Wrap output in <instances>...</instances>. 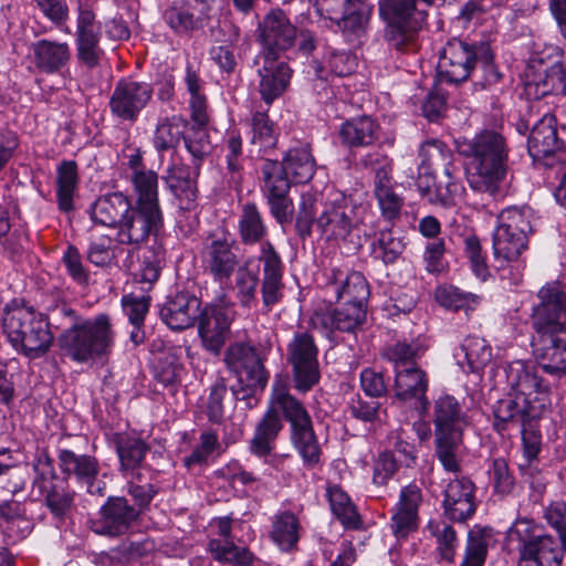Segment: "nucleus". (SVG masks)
Masks as SVG:
<instances>
[{
    "instance_id": "obj_1",
    "label": "nucleus",
    "mask_w": 566,
    "mask_h": 566,
    "mask_svg": "<svg viewBox=\"0 0 566 566\" xmlns=\"http://www.w3.org/2000/svg\"><path fill=\"white\" fill-rule=\"evenodd\" d=\"M510 388L493 406L494 428L502 432L530 418H538L549 405L551 386L538 375L537 367L515 360L505 368Z\"/></svg>"
},
{
    "instance_id": "obj_2",
    "label": "nucleus",
    "mask_w": 566,
    "mask_h": 566,
    "mask_svg": "<svg viewBox=\"0 0 566 566\" xmlns=\"http://www.w3.org/2000/svg\"><path fill=\"white\" fill-rule=\"evenodd\" d=\"M458 150L468 159L470 187L494 198L502 197L509 175V148L504 137L494 130H483L459 142Z\"/></svg>"
},
{
    "instance_id": "obj_3",
    "label": "nucleus",
    "mask_w": 566,
    "mask_h": 566,
    "mask_svg": "<svg viewBox=\"0 0 566 566\" xmlns=\"http://www.w3.org/2000/svg\"><path fill=\"white\" fill-rule=\"evenodd\" d=\"M61 312L70 318V325L59 337L60 348L67 358L78 364H90L109 357L116 332L108 314L84 317L66 306Z\"/></svg>"
},
{
    "instance_id": "obj_4",
    "label": "nucleus",
    "mask_w": 566,
    "mask_h": 566,
    "mask_svg": "<svg viewBox=\"0 0 566 566\" xmlns=\"http://www.w3.org/2000/svg\"><path fill=\"white\" fill-rule=\"evenodd\" d=\"M538 298L533 310L534 327L552 337L538 356V365L549 376L562 378L566 375V293L557 283H548L539 290Z\"/></svg>"
},
{
    "instance_id": "obj_5",
    "label": "nucleus",
    "mask_w": 566,
    "mask_h": 566,
    "mask_svg": "<svg viewBox=\"0 0 566 566\" xmlns=\"http://www.w3.org/2000/svg\"><path fill=\"white\" fill-rule=\"evenodd\" d=\"M358 207L352 199L333 192L324 202L313 193H304L300 203L296 228L303 235L311 233L314 226L326 241L345 240L361 222Z\"/></svg>"
},
{
    "instance_id": "obj_6",
    "label": "nucleus",
    "mask_w": 566,
    "mask_h": 566,
    "mask_svg": "<svg viewBox=\"0 0 566 566\" xmlns=\"http://www.w3.org/2000/svg\"><path fill=\"white\" fill-rule=\"evenodd\" d=\"M0 331L17 353L29 358L44 355L53 342L48 318L19 300L2 307Z\"/></svg>"
},
{
    "instance_id": "obj_7",
    "label": "nucleus",
    "mask_w": 566,
    "mask_h": 566,
    "mask_svg": "<svg viewBox=\"0 0 566 566\" xmlns=\"http://www.w3.org/2000/svg\"><path fill=\"white\" fill-rule=\"evenodd\" d=\"M436 454L443 469L459 472L463 447V433L470 426V418L458 401L449 394H441L433 401Z\"/></svg>"
},
{
    "instance_id": "obj_8",
    "label": "nucleus",
    "mask_w": 566,
    "mask_h": 566,
    "mask_svg": "<svg viewBox=\"0 0 566 566\" xmlns=\"http://www.w3.org/2000/svg\"><path fill=\"white\" fill-rule=\"evenodd\" d=\"M90 216L95 224L116 229L115 241L120 245L136 249L150 235H155L123 192H113L96 199L90 209Z\"/></svg>"
},
{
    "instance_id": "obj_9",
    "label": "nucleus",
    "mask_w": 566,
    "mask_h": 566,
    "mask_svg": "<svg viewBox=\"0 0 566 566\" xmlns=\"http://www.w3.org/2000/svg\"><path fill=\"white\" fill-rule=\"evenodd\" d=\"M431 0H379V14L387 22L385 39L388 45L401 53L418 50V32L426 20Z\"/></svg>"
},
{
    "instance_id": "obj_10",
    "label": "nucleus",
    "mask_w": 566,
    "mask_h": 566,
    "mask_svg": "<svg viewBox=\"0 0 566 566\" xmlns=\"http://www.w3.org/2000/svg\"><path fill=\"white\" fill-rule=\"evenodd\" d=\"M506 538L509 544L516 545L517 566H559L563 560L559 542L551 535L541 534L531 520H516L509 528Z\"/></svg>"
},
{
    "instance_id": "obj_11",
    "label": "nucleus",
    "mask_w": 566,
    "mask_h": 566,
    "mask_svg": "<svg viewBox=\"0 0 566 566\" xmlns=\"http://www.w3.org/2000/svg\"><path fill=\"white\" fill-rule=\"evenodd\" d=\"M98 0H76L75 48L77 61L92 70L99 65L104 51L99 45L102 27L97 20Z\"/></svg>"
},
{
    "instance_id": "obj_12",
    "label": "nucleus",
    "mask_w": 566,
    "mask_h": 566,
    "mask_svg": "<svg viewBox=\"0 0 566 566\" xmlns=\"http://www.w3.org/2000/svg\"><path fill=\"white\" fill-rule=\"evenodd\" d=\"M559 56L556 45H545L539 50V43L534 44L533 54L525 72V86L527 94L542 97L551 93H560L566 76V66L559 62L546 64V60Z\"/></svg>"
},
{
    "instance_id": "obj_13",
    "label": "nucleus",
    "mask_w": 566,
    "mask_h": 566,
    "mask_svg": "<svg viewBox=\"0 0 566 566\" xmlns=\"http://www.w3.org/2000/svg\"><path fill=\"white\" fill-rule=\"evenodd\" d=\"M363 165L374 172L373 195L381 216L389 221L397 219L405 199L395 190L397 184L392 177V160L387 155L376 151L366 155Z\"/></svg>"
},
{
    "instance_id": "obj_14",
    "label": "nucleus",
    "mask_w": 566,
    "mask_h": 566,
    "mask_svg": "<svg viewBox=\"0 0 566 566\" xmlns=\"http://www.w3.org/2000/svg\"><path fill=\"white\" fill-rule=\"evenodd\" d=\"M323 291L329 303L342 302L345 305L366 306L370 295L369 285L360 272L337 268L324 272Z\"/></svg>"
},
{
    "instance_id": "obj_15",
    "label": "nucleus",
    "mask_w": 566,
    "mask_h": 566,
    "mask_svg": "<svg viewBox=\"0 0 566 566\" xmlns=\"http://www.w3.org/2000/svg\"><path fill=\"white\" fill-rule=\"evenodd\" d=\"M318 349L312 335L296 333L287 346V360L292 365L295 387L300 391L310 390L319 380Z\"/></svg>"
},
{
    "instance_id": "obj_16",
    "label": "nucleus",
    "mask_w": 566,
    "mask_h": 566,
    "mask_svg": "<svg viewBox=\"0 0 566 566\" xmlns=\"http://www.w3.org/2000/svg\"><path fill=\"white\" fill-rule=\"evenodd\" d=\"M227 367L253 392L262 391L269 380L256 349L245 343H234L226 352L223 358Z\"/></svg>"
},
{
    "instance_id": "obj_17",
    "label": "nucleus",
    "mask_w": 566,
    "mask_h": 566,
    "mask_svg": "<svg viewBox=\"0 0 566 566\" xmlns=\"http://www.w3.org/2000/svg\"><path fill=\"white\" fill-rule=\"evenodd\" d=\"M129 180L136 195L133 206L157 235L164 227V217L158 199V176L150 169L138 170L130 172Z\"/></svg>"
},
{
    "instance_id": "obj_18",
    "label": "nucleus",
    "mask_w": 566,
    "mask_h": 566,
    "mask_svg": "<svg viewBox=\"0 0 566 566\" xmlns=\"http://www.w3.org/2000/svg\"><path fill=\"white\" fill-rule=\"evenodd\" d=\"M153 96V88L146 82L119 81L111 96L112 114L120 120L135 122Z\"/></svg>"
},
{
    "instance_id": "obj_19",
    "label": "nucleus",
    "mask_w": 566,
    "mask_h": 566,
    "mask_svg": "<svg viewBox=\"0 0 566 566\" xmlns=\"http://www.w3.org/2000/svg\"><path fill=\"white\" fill-rule=\"evenodd\" d=\"M262 56H281L296 39V28L282 10L269 12L259 25Z\"/></svg>"
},
{
    "instance_id": "obj_20",
    "label": "nucleus",
    "mask_w": 566,
    "mask_h": 566,
    "mask_svg": "<svg viewBox=\"0 0 566 566\" xmlns=\"http://www.w3.org/2000/svg\"><path fill=\"white\" fill-rule=\"evenodd\" d=\"M528 154L534 161L546 167H555V160L566 157V149L562 148L557 138L555 117L545 114L534 124L527 143Z\"/></svg>"
},
{
    "instance_id": "obj_21",
    "label": "nucleus",
    "mask_w": 566,
    "mask_h": 566,
    "mask_svg": "<svg viewBox=\"0 0 566 566\" xmlns=\"http://www.w3.org/2000/svg\"><path fill=\"white\" fill-rule=\"evenodd\" d=\"M475 63V46L461 40L452 39L440 54L438 74L441 81L460 83L470 76Z\"/></svg>"
},
{
    "instance_id": "obj_22",
    "label": "nucleus",
    "mask_w": 566,
    "mask_h": 566,
    "mask_svg": "<svg viewBox=\"0 0 566 566\" xmlns=\"http://www.w3.org/2000/svg\"><path fill=\"white\" fill-rule=\"evenodd\" d=\"M207 272L216 282H227L239 268V259L232 249V241L226 233L210 235L202 251Z\"/></svg>"
},
{
    "instance_id": "obj_23",
    "label": "nucleus",
    "mask_w": 566,
    "mask_h": 566,
    "mask_svg": "<svg viewBox=\"0 0 566 566\" xmlns=\"http://www.w3.org/2000/svg\"><path fill=\"white\" fill-rule=\"evenodd\" d=\"M229 311L219 305H206L198 317V335L202 347L212 355H219L230 336Z\"/></svg>"
},
{
    "instance_id": "obj_24",
    "label": "nucleus",
    "mask_w": 566,
    "mask_h": 566,
    "mask_svg": "<svg viewBox=\"0 0 566 566\" xmlns=\"http://www.w3.org/2000/svg\"><path fill=\"white\" fill-rule=\"evenodd\" d=\"M255 64L259 66V93L262 99L270 105L287 88L292 70L281 56L258 55Z\"/></svg>"
},
{
    "instance_id": "obj_25",
    "label": "nucleus",
    "mask_w": 566,
    "mask_h": 566,
    "mask_svg": "<svg viewBox=\"0 0 566 566\" xmlns=\"http://www.w3.org/2000/svg\"><path fill=\"white\" fill-rule=\"evenodd\" d=\"M139 511L129 505L125 497H109L101 509V517L92 530L99 535L118 536L125 534L137 521Z\"/></svg>"
},
{
    "instance_id": "obj_26",
    "label": "nucleus",
    "mask_w": 566,
    "mask_h": 566,
    "mask_svg": "<svg viewBox=\"0 0 566 566\" xmlns=\"http://www.w3.org/2000/svg\"><path fill=\"white\" fill-rule=\"evenodd\" d=\"M422 502V493L416 484L401 489L390 518V531L397 539L407 538L418 527V510Z\"/></svg>"
},
{
    "instance_id": "obj_27",
    "label": "nucleus",
    "mask_w": 566,
    "mask_h": 566,
    "mask_svg": "<svg viewBox=\"0 0 566 566\" xmlns=\"http://www.w3.org/2000/svg\"><path fill=\"white\" fill-rule=\"evenodd\" d=\"M30 51L35 69L49 75H63L72 59L70 44L56 40H38L31 44Z\"/></svg>"
},
{
    "instance_id": "obj_28",
    "label": "nucleus",
    "mask_w": 566,
    "mask_h": 566,
    "mask_svg": "<svg viewBox=\"0 0 566 566\" xmlns=\"http://www.w3.org/2000/svg\"><path fill=\"white\" fill-rule=\"evenodd\" d=\"M474 484L464 476L450 480L444 486L443 507L446 515L458 522L471 517L475 512Z\"/></svg>"
},
{
    "instance_id": "obj_29",
    "label": "nucleus",
    "mask_w": 566,
    "mask_h": 566,
    "mask_svg": "<svg viewBox=\"0 0 566 566\" xmlns=\"http://www.w3.org/2000/svg\"><path fill=\"white\" fill-rule=\"evenodd\" d=\"M366 306L345 305L326 313H316L313 324L326 337L333 338L336 332L354 333L366 319Z\"/></svg>"
},
{
    "instance_id": "obj_30",
    "label": "nucleus",
    "mask_w": 566,
    "mask_h": 566,
    "mask_svg": "<svg viewBox=\"0 0 566 566\" xmlns=\"http://www.w3.org/2000/svg\"><path fill=\"white\" fill-rule=\"evenodd\" d=\"M200 305V300L195 295L180 292L164 303L160 308V317L171 329H186L198 319L201 312Z\"/></svg>"
},
{
    "instance_id": "obj_31",
    "label": "nucleus",
    "mask_w": 566,
    "mask_h": 566,
    "mask_svg": "<svg viewBox=\"0 0 566 566\" xmlns=\"http://www.w3.org/2000/svg\"><path fill=\"white\" fill-rule=\"evenodd\" d=\"M395 373L396 397L403 401L415 399L421 411L426 412L429 406L426 396L429 384L426 371L411 364L406 368L395 369Z\"/></svg>"
},
{
    "instance_id": "obj_32",
    "label": "nucleus",
    "mask_w": 566,
    "mask_h": 566,
    "mask_svg": "<svg viewBox=\"0 0 566 566\" xmlns=\"http://www.w3.org/2000/svg\"><path fill=\"white\" fill-rule=\"evenodd\" d=\"M268 409L277 416L281 412L291 428L311 419L303 403L291 395L286 381L281 378L273 384Z\"/></svg>"
},
{
    "instance_id": "obj_33",
    "label": "nucleus",
    "mask_w": 566,
    "mask_h": 566,
    "mask_svg": "<svg viewBox=\"0 0 566 566\" xmlns=\"http://www.w3.org/2000/svg\"><path fill=\"white\" fill-rule=\"evenodd\" d=\"M458 364L470 373H480L492 360V347L482 337L470 335L464 338L455 350Z\"/></svg>"
},
{
    "instance_id": "obj_34",
    "label": "nucleus",
    "mask_w": 566,
    "mask_h": 566,
    "mask_svg": "<svg viewBox=\"0 0 566 566\" xmlns=\"http://www.w3.org/2000/svg\"><path fill=\"white\" fill-rule=\"evenodd\" d=\"M448 157H452V153L443 142L430 139L422 143L419 149V189L429 190L430 182L434 179V170L446 163Z\"/></svg>"
},
{
    "instance_id": "obj_35",
    "label": "nucleus",
    "mask_w": 566,
    "mask_h": 566,
    "mask_svg": "<svg viewBox=\"0 0 566 566\" xmlns=\"http://www.w3.org/2000/svg\"><path fill=\"white\" fill-rule=\"evenodd\" d=\"M280 164L284 172L291 175L297 184L310 181L314 176L316 166L307 144L291 147Z\"/></svg>"
},
{
    "instance_id": "obj_36",
    "label": "nucleus",
    "mask_w": 566,
    "mask_h": 566,
    "mask_svg": "<svg viewBox=\"0 0 566 566\" xmlns=\"http://www.w3.org/2000/svg\"><path fill=\"white\" fill-rule=\"evenodd\" d=\"M527 235L521 232L507 231L501 228H495L493 231V253L501 266L505 263L516 262L521 253L526 249Z\"/></svg>"
},
{
    "instance_id": "obj_37",
    "label": "nucleus",
    "mask_w": 566,
    "mask_h": 566,
    "mask_svg": "<svg viewBox=\"0 0 566 566\" xmlns=\"http://www.w3.org/2000/svg\"><path fill=\"white\" fill-rule=\"evenodd\" d=\"M291 439L305 467L313 468L319 463L322 451L313 429L312 419L292 427Z\"/></svg>"
},
{
    "instance_id": "obj_38",
    "label": "nucleus",
    "mask_w": 566,
    "mask_h": 566,
    "mask_svg": "<svg viewBox=\"0 0 566 566\" xmlns=\"http://www.w3.org/2000/svg\"><path fill=\"white\" fill-rule=\"evenodd\" d=\"M78 186L77 165L73 160L62 161L56 169V200L61 211L74 209V198Z\"/></svg>"
},
{
    "instance_id": "obj_39",
    "label": "nucleus",
    "mask_w": 566,
    "mask_h": 566,
    "mask_svg": "<svg viewBox=\"0 0 566 566\" xmlns=\"http://www.w3.org/2000/svg\"><path fill=\"white\" fill-rule=\"evenodd\" d=\"M301 522L291 511H280L272 520L270 536L281 551H291L300 539Z\"/></svg>"
},
{
    "instance_id": "obj_40",
    "label": "nucleus",
    "mask_w": 566,
    "mask_h": 566,
    "mask_svg": "<svg viewBox=\"0 0 566 566\" xmlns=\"http://www.w3.org/2000/svg\"><path fill=\"white\" fill-rule=\"evenodd\" d=\"M282 428L283 423L281 418L268 409L255 428L254 436L250 442V451L258 457L270 454Z\"/></svg>"
},
{
    "instance_id": "obj_41",
    "label": "nucleus",
    "mask_w": 566,
    "mask_h": 566,
    "mask_svg": "<svg viewBox=\"0 0 566 566\" xmlns=\"http://www.w3.org/2000/svg\"><path fill=\"white\" fill-rule=\"evenodd\" d=\"M377 128L378 126L371 117H355L340 126L339 135L342 142L347 146H368L376 139Z\"/></svg>"
},
{
    "instance_id": "obj_42",
    "label": "nucleus",
    "mask_w": 566,
    "mask_h": 566,
    "mask_svg": "<svg viewBox=\"0 0 566 566\" xmlns=\"http://www.w3.org/2000/svg\"><path fill=\"white\" fill-rule=\"evenodd\" d=\"M371 11L373 7L365 0H349L343 13L333 15V21L343 32L359 34L365 30Z\"/></svg>"
},
{
    "instance_id": "obj_43",
    "label": "nucleus",
    "mask_w": 566,
    "mask_h": 566,
    "mask_svg": "<svg viewBox=\"0 0 566 566\" xmlns=\"http://www.w3.org/2000/svg\"><path fill=\"white\" fill-rule=\"evenodd\" d=\"M238 231L243 244L263 243L268 229L254 203L243 205L238 220Z\"/></svg>"
},
{
    "instance_id": "obj_44",
    "label": "nucleus",
    "mask_w": 566,
    "mask_h": 566,
    "mask_svg": "<svg viewBox=\"0 0 566 566\" xmlns=\"http://www.w3.org/2000/svg\"><path fill=\"white\" fill-rule=\"evenodd\" d=\"M208 551L220 563L232 566H250L254 559L253 554L243 546H238L231 538H210Z\"/></svg>"
},
{
    "instance_id": "obj_45",
    "label": "nucleus",
    "mask_w": 566,
    "mask_h": 566,
    "mask_svg": "<svg viewBox=\"0 0 566 566\" xmlns=\"http://www.w3.org/2000/svg\"><path fill=\"white\" fill-rule=\"evenodd\" d=\"M187 126V122L179 116L160 119L153 137L155 149L161 153L177 147L185 137Z\"/></svg>"
},
{
    "instance_id": "obj_46",
    "label": "nucleus",
    "mask_w": 566,
    "mask_h": 566,
    "mask_svg": "<svg viewBox=\"0 0 566 566\" xmlns=\"http://www.w3.org/2000/svg\"><path fill=\"white\" fill-rule=\"evenodd\" d=\"M250 143L260 155H264L275 148L277 133L266 112L255 111L253 113L251 118Z\"/></svg>"
},
{
    "instance_id": "obj_47",
    "label": "nucleus",
    "mask_w": 566,
    "mask_h": 566,
    "mask_svg": "<svg viewBox=\"0 0 566 566\" xmlns=\"http://www.w3.org/2000/svg\"><path fill=\"white\" fill-rule=\"evenodd\" d=\"M251 260L238 268L235 274L234 292L239 304L244 308H252L258 304L256 290L259 274L251 269Z\"/></svg>"
},
{
    "instance_id": "obj_48",
    "label": "nucleus",
    "mask_w": 566,
    "mask_h": 566,
    "mask_svg": "<svg viewBox=\"0 0 566 566\" xmlns=\"http://www.w3.org/2000/svg\"><path fill=\"white\" fill-rule=\"evenodd\" d=\"M147 450V444L139 438L125 436L118 439L117 453L126 476L137 473Z\"/></svg>"
},
{
    "instance_id": "obj_49",
    "label": "nucleus",
    "mask_w": 566,
    "mask_h": 566,
    "mask_svg": "<svg viewBox=\"0 0 566 566\" xmlns=\"http://www.w3.org/2000/svg\"><path fill=\"white\" fill-rule=\"evenodd\" d=\"M60 468L65 474H73L82 482L97 475V461L87 454H76L71 450H61L59 453Z\"/></svg>"
},
{
    "instance_id": "obj_50",
    "label": "nucleus",
    "mask_w": 566,
    "mask_h": 566,
    "mask_svg": "<svg viewBox=\"0 0 566 566\" xmlns=\"http://www.w3.org/2000/svg\"><path fill=\"white\" fill-rule=\"evenodd\" d=\"M327 496L332 512L339 522L348 528L358 527L359 515L347 493L340 486L332 485L327 489Z\"/></svg>"
},
{
    "instance_id": "obj_51",
    "label": "nucleus",
    "mask_w": 566,
    "mask_h": 566,
    "mask_svg": "<svg viewBox=\"0 0 566 566\" xmlns=\"http://www.w3.org/2000/svg\"><path fill=\"white\" fill-rule=\"evenodd\" d=\"M221 450V442L217 432L210 429L202 430L199 436V442L190 452L184 458V465L188 470L201 468L206 465L208 459Z\"/></svg>"
},
{
    "instance_id": "obj_52",
    "label": "nucleus",
    "mask_w": 566,
    "mask_h": 566,
    "mask_svg": "<svg viewBox=\"0 0 566 566\" xmlns=\"http://www.w3.org/2000/svg\"><path fill=\"white\" fill-rule=\"evenodd\" d=\"M263 192L265 198L287 196L290 192V181L277 160H265L262 166Z\"/></svg>"
},
{
    "instance_id": "obj_53",
    "label": "nucleus",
    "mask_w": 566,
    "mask_h": 566,
    "mask_svg": "<svg viewBox=\"0 0 566 566\" xmlns=\"http://www.w3.org/2000/svg\"><path fill=\"white\" fill-rule=\"evenodd\" d=\"M424 350L426 347L420 339L401 340L388 346L384 356L394 364L395 369L406 368L408 364L411 365L415 359L421 357Z\"/></svg>"
},
{
    "instance_id": "obj_54",
    "label": "nucleus",
    "mask_w": 566,
    "mask_h": 566,
    "mask_svg": "<svg viewBox=\"0 0 566 566\" xmlns=\"http://www.w3.org/2000/svg\"><path fill=\"white\" fill-rule=\"evenodd\" d=\"M532 217L530 207H507L497 217V228L527 235L532 231Z\"/></svg>"
},
{
    "instance_id": "obj_55",
    "label": "nucleus",
    "mask_w": 566,
    "mask_h": 566,
    "mask_svg": "<svg viewBox=\"0 0 566 566\" xmlns=\"http://www.w3.org/2000/svg\"><path fill=\"white\" fill-rule=\"evenodd\" d=\"M185 82L190 94L191 117L197 125L205 126L208 122V114L207 99L202 93V83L199 76L189 69L187 70Z\"/></svg>"
},
{
    "instance_id": "obj_56",
    "label": "nucleus",
    "mask_w": 566,
    "mask_h": 566,
    "mask_svg": "<svg viewBox=\"0 0 566 566\" xmlns=\"http://www.w3.org/2000/svg\"><path fill=\"white\" fill-rule=\"evenodd\" d=\"M120 248L112 238L102 235L92 241L86 251L87 260L98 268H107L116 264Z\"/></svg>"
},
{
    "instance_id": "obj_57",
    "label": "nucleus",
    "mask_w": 566,
    "mask_h": 566,
    "mask_svg": "<svg viewBox=\"0 0 566 566\" xmlns=\"http://www.w3.org/2000/svg\"><path fill=\"white\" fill-rule=\"evenodd\" d=\"M523 458L527 467L537 460L542 451L543 438L537 418H530L524 421L521 430Z\"/></svg>"
},
{
    "instance_id": "obj_58",
    "label": "nucleus",
    "mask_w": 566,
    "mask_h": 566,
    "mask_svg": "<svg viewBox=\"0 0 566 566\" xmlns=\"http://www.w3.org/2000/svg\"><path fill=\"white\" fill-rule=\"evenodd\" d=\"M436 300L439 304L451 310H473L479 303V296L467 293L454 286H440L436 291Z\"/></svg>"
},
{
    "instance_id": "obj_59",
    "label": "nucleus",
    "mask_w": 566,
    "mask_h": 566,
    "mask_svg": "<svg viewBox=\"0 0 566 566\" xmlns=\"http://www.w3.org/2000/svg\"><path fill=\"white\" fill-rule=\"evenodd\" d=\"M405 243L400 238L392 234L391 231H380L378 238L373 243V254L384 263H392L403 252Z\"/></svg>"
},
{
    "instance_id": "obj_60",
    "label": "nucleus",
    "mask_w": 566,
    "mask_h": 566,
    "mask_svg": "<svg viewBox=\"0 0 566 566\" xmlns=\"http://www.w3.org/2000/svg\"><path fill=\"white\" fill-rule=\"evenodd\" d=\"M165 261V250L160 244L149 247L142 256L139 276L140 281L153 284L160 274Z\"/></svg>"
},
{
    "instance_id": "obj_61",
    "label": "nucleus",
    "mask_w": 566,
    "mask_h": 566,
    "mask_svg": "<svg viewBox=\"0 0 566 566\" xmlns=\"http://www.w3.org/2000/svg\"><path fill=\"white\" fill-rule=\"evenodd\" d=\"M40 12L59 30L71 33L66 22L70 17V9L66 0H33Z\"/></svg>"
},
{
    "instance_id": "obj_62",
    "label": "nucleus",
    "mask_w": 566,
    "mask_h": 566,
    "mask_svg": "<svg viewBox=\"0 0 566 566\" xmlns=\"http://www.w3.org/2000/svg\"><path fill=\"white\" fill-rule=\"evenodd\" d=\"M464 253L473 275L485 282L490 276V270L485 255L482 253L480 241L475 235H469L464 239Z\"/></svg>"
},
{
    "instance_id": "obj_63",
    "label": "nucleus",
    "mask_w": 566,
    "mask_h": 566,
    "mask_svg": "<svg viewBox=\"0 0 566 566\" xmlns=\"http://www.w3.org/2000/svg\"><path fill=\"white\" fill-rule=\"evenodd\" d=\"M428 528L437 538L438 549L443 559L452 562L458 545L454 530L444 522L430 521Z\"/></svg>"
},
{
    "instance_id": "obj_64",
    "label": "nucleus",
    "mask_w": 566,
    "mask_h": 566,
    "mask_svg": "<svg viewBox=\"0 0 566 566\" xmlns=\"http://www.w3.org/2000/svg\"><path fill=\"white\" fill-rule=\"evenodd\" d=\"M164 20L176 33H186L193 30L197 20L193 12L186 4H174L164 13Z\"/></svg>"
}]
</instances>
